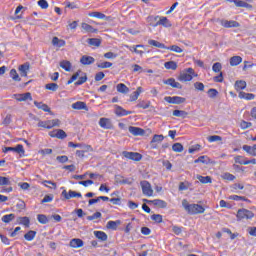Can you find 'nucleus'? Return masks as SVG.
Wrapping results in <instances>:
<instances>
[{"mask_svg":"<svg viewBox=\"0 0 256 256\" xmlns=\"http://www.w3.org/2000/svg\"><path fill=\"white\" fill-rule=\"evenodd\" d=\"M242 149L243 151L248 153V155H251V157H256V144H254L253 146L243 145Z\"/></svg>","mask_w":256,"mask_h":256,"instance_id":"23","label":"nucleus"},{"mask_svg":"<svg viewBox=\"0 0 256 256\" xmlns=\"http://www.w3.org/2000/svg\"><path fill=\"white\" fill-rule=\"evenodd\" d=\"M30 69H31V64L29 62H26L18 67L19 74L22 77H27Z\"/></svg>","mask_w":256,"mask_h":256,"instance_id":"16","label":"nucleus"},{"mask_svg":"<svg viewBox=\"0 0 256 256\" xmlns=\"http://www.w3.org/2000/svg\"><path fill=\"white\" fill-rule=\"evenodd\" d=\"M235 163H238V165H249V162H247V158L241 155H237L234 158Z\"/></svg>","mask_w":256,"mask_h":256,"instance_id":"40","label":"nucleus"},{"mask_svg":"<svg viewBox=\"0 0 256 256\" xmlns=\"http://www.w3.org/2000/svg\"><path fill=\"white\" fill-rule=\"evenodd\" d=\"M60 67H61V69H64V71L69 72V71H71L72 65L68 60H62L60 62Z\"/></svg>","mask_w":256,"mask_h":256,"instance_id":"44","label":"nucleus"},{"mask_svg":"<svg viewBox=\"0 0 256 256\" xmlns=\"http://www.w3.org/2000/svg\"><path fill=\"white\" fill-rule=\"evenodd\" d=\"M143 93V88L142 87H138L136 89V91H134L131 95H130V101H137L139 99V95H141Z\"/></svg>","mask_w":256,"mask_h":256,"instance_id":"34","label":"nucleus"},{"mask_svg":"<svg viewBox=\"0 0 256 256\" xmlns=\"http://www.w3.org/2000/svg\"><path fill=\"white\" fill-rule=\"evenodd\" d=\"M88 17H94L95 19H107L105 14L97 11L88 13Z\"/></svg>","mask_w":256,"mask_h":256,"instance_id":"42","label":"nucleus"},{"mask_svg":"<svg viewBox=\"0 0 256 256\" xmlns=\"http://www.w3.org/2000/svg\"><path fill=\"white\" fill-rule=\"evenodd\" d=\"M82 149H84V150H77L76 151V155L80 159H83V157H85V153H87L88 151H93V147H91V145H84L82 147Z\"/></svg>","mask_w":256,"mask_h":256,"instance_id":"25","label":"nucleus"},{"mask_svg":"<svg viewBox=\"0 0 256 256\" xmlns=\"http://www.w3.org/2000/svg\"><path fill=\"white\" fill-rule=\"evenodd\" d=\"M222 179H224L225 181H235V175L226 172L222 175Z\"/></svg>","mask_w":256,"mask_h":256,"instance_id":"56","label":"nucleus"},{"mask_svg":"<svg viewBox=\"0 0 256 256\" xmlns=\"http://www.w3.org/2000/svg\"><path fill=\"white\" fill-rule=\"evenodd\" d=\"M121 224V220H110L107 222V229H112V231H117V227H119V225Z\"/></svg>","mask_w":256,"mask_h":256,"instance_id":"31","label":"nucleus"},{"mask_svg":"<svg viewBox=\"0 0 256 256\" xmlns=\"http://www.w3.org/2000/svg\"><path fill=\"white\" fill-rule=\"evenodd\" d=\"M52 45L54 47H65L66 42L63 39H59V37L55 36L52 38Z\"/></svg>","mask_w":256,"mask_h":256,"instance_id":"33","label":"nucleus"},{"mask_svg":"<svg viewBox=\"0 0 256 256\" xmlns=\"http://www.w3.org/2000/svg\"><path fill=\"white\" fill-rule=\"evenodd\" d=\"M116 90L118 93H122L123 95H127V93H129V87H127V85L124 83L117 84Z\"/></svg>","mask_w":256,"mask_h":256,"instance_id":"35","label":"nucleus"},{"mask_svg":"<svg viewBox=\"0 0 256 256\" xmlns=\"http://www.w3.org/2000/svg\"><path fill=\"white\" fill-rule=\"evenodd\" d=\"M128 131L131 135H134V137H143V135H145V130L140 127L130 126Z\"/></svg>","mask_w":256,"mask_h":256,"instance_id":"13","label":"nucleus"},{"mask_svg":"<svg viewBox=\"0 0 256 256\" xmlns=\"http://www.w3.org/2000/svg\"><path fill=\"white\" fill-rule=\"evenodd\" d=\"M220 25L225 29L237 28L241 26L239 22L234 20H221Z\"/></svg>","mask_w":256,"mask_h":256,"instance_id":"12","label":"nucleus"},{"mask_svg":"<svg viewBox=\"0 0 256 256\" xmlns=\"http://www.w3.org/2000/svg\"><path fill=\"white\" fill-rule=\"evenodd\" d=\"M215 141H223V138L218 135H213L208 137V142L209 143H215Z\"/></svg>","mask_w":256,"mask_h":256,"instance_id":"64","label":"nucleus"},{"mask_svg":"<svg viewBox=\"0 0 256 256\" xmlns=\"http://www.w3.org/2000/svg\"><path fill=\"white\" fill-rule=\"evenodd\" d=\"M253 217H255V213L245 208L239 209L236 214L237 221L250 220Z\"/></svg>","mask_w":256,"mask_h":256,"instance_id":"3","label":"nucleus"},{"mask_svg":"<svg viewBox=\"0 0 256 256\" xmlns=\"http://www.w3.org/2000/svg\"><path fill=\"white\" fill-rule=\"evenodd\" d=\"M164 85H169L173 89H183V85L181 83L176 82L175 78H169L163 81Z\"/></svg>","mask_w":256,"mask_h":256,"instance_id":"19","label":"nucleus"},{"mask_svg":"<svg viewBox=\"0 0 256 256\" xmlns=\"http://www.w3.org/2000/svg\"><path fill=\"white\" fill-rule=\"evenodd\" d=\"M156 25L165 27L166 29H169V27H173V24L171 23V20L165 16H159L158 21L156 22Z\"/></svg>","mask_w":256,"mask_h":256,"instance_id":"9","label":"nucleus"},{"mask_svg":"<svg viewBox=\"0 0 256 256\" xmlns=\"http://www.w3.org/2000/svg\"><path fill=\"white\" fill-rule=\"evenodd\" d=\"M94 235L96 239H99L100 241H107V233L103 231H94Z\"/></svg>","mask_w":256,"mask_h":256,"instance_id":"39","label":"nucleus"},{"mask_svg":"<svg viewBox=\"0 0 256 256\" xmlns=\"http://www.w3.org/2000/svg\"><path fill=\"white\" fill-rule=\"evenodd\" d=\"M148 45H151L152 47H157L158 49H167V46H165V44L157 40H149Z\"/></svg>","mask_w":256,"mask_h":256,"instance_id":"37","label":"nucleus"},{"mask_svg":"<svg viewBox=\"0 0 256 256\" xmlns=\"http://www.w3.org/2000/svg\"><path fill=\"white\" fill-rule=\"evenodd\" d=\"M146 21L150 25V27H158L157 21H159V15H150L146 18Z\"/></svg>","mask_w":256,"mask_h":256,"instance_id":"27","label":"nucleus"},{"mask_svg":"<svg viewBox=\"0 0 256 256\" xmlns=\"http://www.w3.org/2000/svg\"><path fill=\"white\" fill-rule=\"evenodd\" d=\"M45 89H47V91H57L59 89V84L57 83H48L45 85Z\"/></svg>","mask_w":256,"mask_h":256,"instance_id":"48","label":"nucleus"},{"mask_svg":"<svg viewBox=\"0 0 256 256\" xmlns=\"http://www.w3.org/2000/svg\"><path fill=\"white\" fill-rule=\"evenodd\" d=\"M197 151H201L200 144L193 145L188 149V153H190V154L197 153Z\"/></svg>","mask_w":256,"mask_h":256,"instance_id":"58","label":"nucleus"},{"mask_svg":"<svg viewBox=\"0 0 256 256\" xmlns=\"http://www.w3.org/2000/svg\"><path fill=\"white\" fill-rule=\"evenodd\" d=\"M164 101L167 103H171L172 105H181V103H185L186 99L181 96H166L164 98Z\"/></svg>","mask_w":256,"mask_h":256,"instance_id":"7","label":"nucleus"},{"mask_svg":"<svg viewBox=\"0 0 256 256\" xmlns=\"http://www.w3.org/2000/svg\"><path fill=\"white\" fill-rule=\"evenodd\" d=\"M193 184L189 181L180 182L178 186V191H187L189 187H191Z\"/></svg>","mask_w":256,"mask_h":256,"instance_id":"41","label":"nucleus"},{"mask_svg":"<svg viewBox=\"0 0 256 256\" xmlns=\"http://www.w3.org/2000/svg\"><path fill=\"white\" fill-rule=\"evenodd\" d=\"M62 197H64V199H66V200H69V199H75V197L81 198V197H83V195L80 192H76L73 190H69L68 192H67V190H63Z\"/></svg>","mask_w":256,"mask_h":256,"instance_id":"8","label":"nucleus"},{"mask_svg":"<svg viewBox=\"0 0 256 256\" xmlns=\"http://www.w3.org/2000/svg\"><path fill=\"white\" fill-rule=\"evenodd\" d=\"M125 47H126V49H129V51H132V53H136V55H143V53H145L143 50H139V48L145 47L143 45H136L134 47L125 45Z\"/></svg>","mask_w":256,"mask_h":256,"instance_id":"29","label":"nucleus"},{"mask_svg":"<svg viewBox=\"0 0 256 256\" xmlns=\"http://www.w3.org/2000/svg\"><path fill=\"white\" fill-rule=\"evenodd\" d=\"M98 69H110V67H113V63L111 62H100L97 64Z\"/></svg>","mask_w":256,"mask_h":256,"instance_id":"50","label":"nucleus"},{"mask_svg":"<svg viewBox=\"0 0 256 256\" xmlns=\"http://www.w3.org/2000/svg\"><path fill=\"white\" fill-rule=\"evenodd\" d=\"M230 3H234L236 7H244L246 9L251 8V5L243 0H228Z\"/></svg>","mask_w":256,"mask_h":256,"instance_id":"30","label":"nucleus"},{"mask_svg":"<svg viewBox=\"0 0 256 256\" xmlns=\"http://www.w3.org/2000/svg\"><path fill=\"white\" fill-rule=\"evenodd\" d=\"M72 109L76 111H89V107H87V103L83 101H78L72 104Z\"/></svg>","mask_w":256,"mask_h":256,"instance_id":"20","label":"nucleus"},{"mask_svg":"<svg viewBox=\"0 0 256 256\" xmlns=\"http://www.w3.org/2000/svg\"><path fill=\"white\" fill-rule=\"evenodd\" d=\"M247 87V82L245 80H237L234 84V88L237 91H243V89H246Z\"/></svg>","mask_w":256,"mask_h":256,"instance_id":"36","label":"nucleus"},{"mask_svg":"<svg viewBox=\"0 0 256 256\" xmlns=\"http://www.w3.org/2000/svg\"><path fill=\"white\" fill-rule=\"evenodd\" d=\"M34 105H35V107H37V109H41L45 113H51V108H49V105H47L43 102L34 101Z\"/></svg>","mask_w":256,"mask_h":256,"instance_id":"28","label":"nucleus"},{"mask_svg":"<svg viewBox=\"0 0 256 256\" xmlns=\"http://www.w3.org/2000/svg\"><path fill=\"white\" fill-rule=\"evenodd\" d=\"M122 155L126 159H130L131 161H141L143 159V155H141V153H139V152L124 151V152H122Z\"/></svg>","mask_w":256,"mask_h":256,"instance_id":"6","label":"nucleus"},{"mask_svg":"<svg viewBox=\"0 0 256 256\" xmlns=\"http://www.w3.org/2000/svg\"><path fill=\"white\" fill-rule=\"evenodd\" d=\"M102 214L101 212H96L91 216H87V221H95V219H101Z\"/></svg>","mask_w":256,"mask_h":256,"instance_id":"62","label":"nucleus"},{"mask_svg":"<svg viewBox=\"0 0 256 256\" xmlns=\"http://www.w3.org/2000/svg\"><path fill=\"white\" fill-rule=\"evenodd\" d=\"M49 136L52 137V139H66L67 133L61 129H56L50 131Z\"/></svg>","mask_w":256,"mask_h":256,"instance_id":"10","label":"nucleus"},{"mask_svg":"<svg viewBox=\"0 0 256 256\" xmlns=\"http://www.w3.org/2000/svg\"><path fill=\"white\" fill-rule=\"evenodd\" d=\"M146 203H151L155 205V207H159L160 209H167V202L161 199H154V200H144Z\"/></svg>","mask_w":256,"mask_h":256,"instance_id":"14","label":"nucleus"},{"mask_svg":"<svg viewBox=\"0 0 256 256\" xmlns=\"http://www.w3.org/2000/svg\"><path fill=\"white\" fill-rule=\"evenodd\" d=\"M88 45H91L92 47H101V39L90 38L88 39Z\"/></svg>","mask_w":256,"mask_h":256,"instance_id":"45","label":"nucleus"},{"mask_svg":"<svg viewBox=\"0 0 256 256\" xmlns=\"http://www.w3.org/2000/svg\"><path fill=\"white\" fill-rule=\"evenodd\" d=\"M243 63V58L241 56H233L230 58L231 67H237V65H241Z\"/></svg>","mask_w":256,"mask_h":256,"instance_id":"32","label":"nucleus"},{"mask_svg":"<svg viewBox=\"0 0 256 256\" xmlns=\"http://www.w3.org/2000/svg\"><path fill=\"white\" fill-rule=\"evenodd\" d=\"M193 77H197L195 70L193 68H187L180 73L178 81L181 83H187L189 81H193Z\"/></svg>","mask_w":256,"mask_h":256,"instance_id":"2","label":"nucleus"},{"mask_svg":"<svg viewBox=\"0 0 256 256\" xmlns=\"http://www.w3.org/2000/svg\"><path fill=\"white\" fill-rule=\"evenodd\" d=\"M194 163H209V157L208 156H200L196 160H194Z\"/></svg>","mask_w":256,"mask_h":256,"instance_id":"57","label":"nucleus"},{"mask_svg":"<svg viewBox=\"0 0 256 256\" xmlns=\"http://www.w3.org/2000/svg\"><path fill=\"white\" fill-rule=\"evenodd\" d=\"M15 219V214H6L2 217L3 223H11Z\"/></svg>","mask_w":256,"mask_h":256,"instance_id":"51","label":"nucleus"},{"mask_svg":"<svg viewBox=\"0 0 256 256\" xmlns=\"http://www.w3.org/2000/svg\"><path fill=\"white\" fill-rule=\"evenodd\" d=\"M166 50L167 51H173L174 53H183L182 48L177 46V45H172L170 47H167Z\"/></svg>","mask_w":256,"mask_h":256,"instance_id":"53","label":"nucleus"},{"mask_svg":"<svg viewBox=\"0 0 256 256\" xmlns=\"http://www.w3.org/2000/svg\"><path fill=\"white\" fill-rule=\"evenodd\" d=\"M10 77L13 79V81H21V78L15 69L10 70Z\"/></svg>","mask_w":256,"mask_h":256,"instance_id":"55","label":"nucleus"},{"mask_svg":"<svg viewBox=\"0 0 256 256\" xmlns=\"http://www.w3.org/2000/svg\"><path fill=\"white\" fill-rule=\"evenodd\" d=\"M84 83H87V74L84 73L83 76L79 77L78 81L75 82L76 86L83 85Z\"/></svg>","mask_w":256,"mask_h":256,"instance_id":"54","label":"nucleus"},{"mask_svg":"<svg viewBox=\"0 0 256 256\" xmlns=\"http://www.w3.org/2000/svg\"><path fill=\"white\" fill-rule=\"evenodd\" d=\"M99 126L102 129H113V122L110 118H100Z\"/></svg>","mask_w":256,"mask_h":256,"instance_id":"15","label":"nucleus"},{"mask_svg":"<svg viewBox=\"0 0 256 256\" xmlns=\"http://www.w3.org/2000/svg\"><path fill=\"white\" fill-rule=\"evenodd\" d=\"M85 245V242L81 240V238H73L69 242V247L72 249H80V247H83Z\"/></svg>","mask_w":256,"mask_h":256,"instance_id":"18","label":"nucleus"},{"mask_svg":"<svg viewBox=\"0 0 256 256\" xmlns=\"http://www.w3.org/2000/svg\"><path fill=\"white\" fill-rule=\"evenodd\" d=\"M80 63L82 65H93V63H95V58H93V56L83 55L80 58Z\"/></svg>","mask_w":256,"mask_h":256,"instance_id":"24","label":"nucleus"},{"mask_svg":"<svg viewBox=\"0 0 256 256\" xmlns=\"http://www.w3.org/2000/svg\"><path fill=\"white\" fill-rule=\"evenodd\" d=\"M165 69H170L172 71L177 70V62L175 61H168L164 64Z\"/></svg>","mask_w":256,"mask_h":256,"instance_id":"46","label":"nucleus"},{"mask_svg":"<svg viewBox=\"0 0 256 256\" xmlns=\"http://www.w3.org/2000/svg\"><path fill=\"white\" fill-rule=\"evenodd\" d=\"M132 114H133L132 111H127L125 110V108L119 105H115V115H117V117H126V115H132Z\"/></svg>","mask_w":256,"mask_h":256,"instance_id":"17","label":"nucleus"},{"mask_svg":"<svg viewBox=\"0 0 256 256\" xmlns=\"http://www.w3.org/2000/svg\"><path fill=\"white\" fill-rule=\"evenodd\" d=\"M140 187L142 189L143 195L145 197H153V187L151 186V183L147 180H143L140 182Z\"/></svg>","mask_w":256,"mask_h":256,"instance_id":"5","label":"nucleus"},{"mask_svg":"<svg viewBox=\"0 0 256 256\" xmlns=\"http://www.w3.org/2000/svg\"><path fill=\"white\" fill-rule=\"evenodd\" d=\"M221 69H223V66L219 62L214 63L212 66V71H214V73H221Z\"/></svg>","mask_w":256,"mask_h":256,"instance_id":"59","label":"nucleus"},{"mask_svg":"<svg viewBox=\"0 0 256 256\" xmlns=\"http://www.w3.org/2000/svg\"><path fill=\"white\" fill-rule=\"evenodd\" d=\"M38 127H42V129H53V127H59L61 125V120L53 119V120H46V121H39Z\"/></svg>","mask_w":256,"mask_h":256,"instance_id":"4","label":"nucleus"},{"mask_svg":"<svg viewBox=\"0 0 256 256\" xmlns=\"http://www.w3.org/2000/svg\"><path fill=\"white\" fill-rule=\"evenodd\" d=\"M172 115L174 117H182L183 119H185V117H187L189 115V113H187L184 110H174Z\"/></svg>","mask_w":256,"mask_h":256,"instance_id":"47","label":"nucleus"},{"mask_svg":"<svg viewBox=\"0 0 256 256\" xmlns=\"http://www.w3.org/2000/svg\"><path fill=\"white\" fill-rule=\"evenodd\" d=\"M172 151H174V153H183V144L174 143L172 145Z\"/></svg>","mask_w":256,"mask_h":256,"instance_id":"49","label":"nucleus"},{"mask_svg":"<svg viewBox=\"0 0 256 256\" xmlns=\"http://www.w3.org/2000/svg\"><path fill=\"white\" fill-rule=\"evenodd\" d=\"M238 97L239 99H245L246 101H253V99H255V94L240 91Z\"/></svg>","mask_w":256,"mask_h":256,"instance_id":"26","label":"nucleus"},{"mask_svg":"<svg viewBox=\"0 0 256 256\" xmlns=\"http://www.w3.org/2000/svg\"><path fill=\"white\" fill-rule=\"evenodd\" d=\"M163 139H165V136H163V134H155L150 141L151 149H157L155 143H161Z\"/></svg>","mask_w":256,"mask_h":256,"instance_id":"21","label":"nucleus"},{"mask_svg":"<svg viewBox=\"0 0 256 256\" xmlns=\"http://www.w3.org/2000/svg\"><path fill=\"white\" fill-rule=\"evenodd\" d=\"M14 99L19 102L23 101H33V96L31 95V92H26L23 94H14L13 95Z\"/></svg>","mask_w":256,"mask_h":256,"instance_id":"11","label":"nucleus"},{"mask_svg":"<svg viewBox=\"0 0 256 256\" xmlns=\"http://www.w3.org/2000/svg\"><path fill=\"white\" fill-rule=\"evenodd\" d=\"M35 237H37V232L33 231V230H29L25 235H24V239L26 241H33V239H35Z\"/></svg>","mask_w":256,"mask_h":256,"instance_id":"43","label":"nucleus"},{"mask_svg":"<svg viewBox=\"0 0 256 256\" xmlns=\"http://www.w3.org/2000/svg\"><path fill=\"white\" fill-rule=\"evenodd\" d=\"M17 223L18 225H23V227H25L26 229H29V227H31V219H29V217L27 216L18 217Z\"/></svg>","mask_w":256,"mask_h":256,"instance_id":"22","label":"nucleus"},{"mask_svg":"<svg viewBox=\"0 0 256 256\" xmlns=\"http://www.w3.org/2000/svg\"><path fill=\"white\" fill-rule=\"evenodd\" d=\"M11 185V180L5 176H0V186Z\"/></svg>","mask_w":256,"mask_h":256,"instance_id":"63","label":"nucleus"},{"mask_svg":"<svg viewBox=\"0 0 256 256\" xmlns=\"http://www.w3.org/2000/svg\"><path fill=\"white\" fill-rule=\"evenodd\" d=\"M37 219L41 223V225H47V223H49L47 216H45L44 214H38Z\"/></svg>","mask_w":256,"mask_h":256,"instance_id":"52","label":"nucleus"},{"mask_svg":"<svg viewBox=\"0 0 256 256\" xmlns=\"http://www.w3.org/2000/svg\"><path fill=\"white\" fill-rule=\"evenodd\" d=\"M252 126H253V123H251V122H247V121H245V120H242V121L240 122V128H241L242 130L249 129V127H252Z\"/></svg>","mask_w":256,"mask_h":256,"instance_id":"60","label":"nucleus"},{"mask_svg":"<svg viewBox=\"0 0 256 256\" xmlns=\"http://www.w3.org/2000/svg\"><path fill=\"white\" fill-rule=\"evenodd\" d=\"M197 179L203 185H207L208 183H213V179L211 178V176H201V175H198Z\"/></svg>","mask_w":256,"mask_h":256,"instance_id":"38","label":"nucleus"},{"mask_svg":"<svg viewBox=\"0 0 256 256\" xmlns=\"http://www.w3.org/2000/svg\"><path fill=\"white\" fill-rule=\"evenodd\" d=\"M152 221L155 223H163V216L161 214H154L151 216Z\"/></svg>","mask_w":256,"mask_h":256,"instance_id":"61","label":"nucleus"},{"mask_svg":"<svg viewBox=\"0 0 256 256\" xmlns=\"http://www.w3.org/2000/svg\"><path fill=\"white\" fill-rule=\"evenodd\" d=\"M182 207L188 215H201L205 213V208L200 204H190L187 199L182 200Z\"/></svg>","mask_w":256,"mask_h":256,"instance_id":"1","label":"nucleus"}]
</instances>
